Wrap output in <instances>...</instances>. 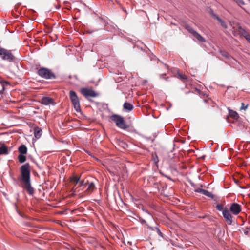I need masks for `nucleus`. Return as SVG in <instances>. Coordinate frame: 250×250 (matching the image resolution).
<instances>
[{"instance_id":"6e6552de","label":"nucleus","mask_w":250,"mask_h":250,"mask_svg":"<svg viewBox=\"0 0 250 250\" xmlns=\"http://www.w3.org/2000/svg\"><path fill=\"white\" fill-rule=\"evenodd\" d=\"M242 210V207L240 205L236 203H233L230 205L229 210L230 214L232 215H237Z\"/></svg>"},{"instance_id":"f257e3e1","label":"nucleus","mask_w":250,"mask_h":250,"mask_svg":"<svg viewBox=\"0 0 250 250\" xmlns=\"http://www.w3.org/2000/svg\"><path fill=\"white\" fill-rule=\"evenodd\" d=\"M21 181L23 183L22 188L26 190L29 195H32L35 192L34 188L31 186L30 181V165L27 163L20 167Z\"/></svg>"},{"instance_id":"9b49d317","label":"nucleus","mask_w":250,"mask_h":250,"mask_svg":"<svg viewBox=\"0 0 250 250\" xmlns=\"http://www.w3.org/2000/svg\"><path fill=\"white\" fill-rule=\"evenodd\" d=\"M71 182L75 183V186L73 187V190L75 192L79 191L77 190V188L79 186H82V183L80 181V178L77 176H74L71 178Z\"/></svg>"},{"instance_id":"ddd939ff","label":"nucleus","mask_w":250,"mask_h":250,"mask_svg":"<svg viewBox=\"0 0 250 250\" xmlns=\"http://www.w3.org/2000/svg\"><path fill=\"white\" fill-rule=\"evenodd\" d=\"M41 103L42 104L47 105L50 104H53V99L51 98L48 97H43L41 99Z\"/></svg>"},{"instance_id":"6ab92c4d","label":"nucleus","mask_w":250,"mask_h":250,"mask_svg":"<svg viewBox=\"0 0 250 250\" xmlns=\"http://www.w3.org/2000/svg\"><path fill=\"white\" fill-rule=\"evenodd\" d=\"M8 153V148L5 145H3L0 147V155L7 154Z\"/></svg>"},{"instance_id":"a878e982","label":"nucleus","mask_w":250,"mask_h":250,"mask_svg":"<svg viewBox=\"0 0 250 250\" xmlns=\"http://www.w3.org/2000/svg\"><path fill=\"white\" fill-rule=\"evenodd\" d=\"M152 157H153V160L154 162V163L155 164H157L159 161L158 157L157 155L156 154L153 155Z\"/></svg>"},{"instance_id":"aec40b11","label":"nucleus","mask_w":250,"mask_h":250,"mask_svg":"<svg viewBox=\"0 0 250 250\" xmlns=\"http://www.w3.org/2000/svg\"><path fill=\"white\" fill-rule=\"evenodd\" d=\"M146 226L147 227V228L149 229L150 230H152V231L156 230L159 235L162 236V233L158 228L152 227L149 226L148 224H146Z\"/></svg>"},{"instance_id":"cd10ccee","label":"nucleus","mask_w":250,"mask_h":250,"mask_svg":"<svg viewBox=\"0 0 250 250\" xmlns=\"http://www.w3.org/2000/svg\"><path fill=\"white\" fill-rule=\"evenodd\" d=\"M239 5H243L244 4V2L243 0H234Z\"/></svg>"},{"instance_id":"c756f323","label":"nucleus","mask_w":250,"mask_h":250,"mask_svg":"<svg viewBox=\"0 0 250 250\" xmlns=\"http://www.w3.org/2000/svg\"><path fill=\"white\" fill-rule=\"evenodd\" d=\"M247 105H245V104L243 103H241V107L240 108V109L245 110L247 108Z\"/></svg>"},{"instance_id":"5701e85b","label":"nucleus","mask_w":250,"mask_h":250,"mask_svg":"<svg viewBox=\"0 0 250 250\" xmlns=\"http://www.w3.org/2000/svg\"><path fill=\"white\" fill-rule=\"evenodd\" d=\"M203 194L204 195H206L208 197H210L211 198H213V195L212 194V193L207 190H205V189L204 190Z\"/></svg>"},{"instance_id":"2eb2a0df","label":"nucleus","mask_w":250,"mask_h":250,"mask_svg":"<svg viewBox=\"0 0 250 250\" xmlns=\"http://www.w3.org/2000/svg\"><path fill=\"white\" fill-rule=\"evenodd\" d=\"M95 186L93 182H91L89 184L88 186L85 190V193L87 194L91 193L95 189Z\"/></svg>"},{"instance_id":"423d86ee","label":"nucleus","mask_w":250,"mask_h":250,"mask_svg":"<svg viewBox=\"0 0 250 250\" xmlns=\"http://www.w3.org/2000/svg\"><path fill=\"white\" fill-rule=\"evenodd\" d=\"M38 75L41 77L46 79H51L55 78L54 74L48 69L42 68L38 71Z\"/></svg>"},{"instance_id":"1a4fd4ad","label":"nucleus","mask_w":250,"mask_h":250,"mask_svg":"<svg viewBox=\"0 0 250 250\" xmlns=\"http://www.w3.org/2000/svg\"><path fill=\"white\" fill-rule=\"evenodd\" d=\"M186 29L199 41L203 42H205V39L200 34L194 30L191 26L187 25L186 27Z\"/></svg>"},{"instance_id":"f3484780","label":"nucleus","mask_w":250,"mask_h":250,"mask_svg":"<svg viewBox=\"0 0 250 250\" xmlns=\"http://www.w3.org/2000/svg\"><path fill=\"white\" fill-rule=\"evenodd\" d=\"M20 154H26L27 153V148L24 145H21L18 148Z\"/></svg>"},{"instance_id":"f03ea898","label":"nucleus","mask_w":250,"mask_h":250,"mask_svg":"<svg viewBox=\"0 0 250 250\" xmlns=\"http://www.w3.org/2000/svg\"><path fill=\"white\" fill-rule=\"evenodd\" d=\"M216 208L217 210L218 211H222L223 216L227 223L229 225H231L233 222V217L229 211L228 208H224L223 205L221 204H217Z\"/></svg>"},{"instance_id":"dca6fc26","label":"nucleus","mask_w":250,"mask_h":250,"mask_svg":"<svg viewBox=\"0 0 250 250\" xmlns=\"http://www.w3.org/2000/svg\"><path fill=\"white\" fill-rule=\"evenodd\" d=\"M9 84V83L7 81L4 80H0V85L1 87V89L0 90V94H2L5 89V87Z\"/></svg>"},{"instance_id":"f8f14e48","label":"nucleus","mask_w":250,"mask_h":250,"mask_svg":"<svg viewBox=\"0 0 250 250\" xmlns=\"http://www.w3.org/2000/svg\"><path fill=\"white\" fill-rule=\"evenodd\" d=\"M210 14L216 19L221 24V26L225 29H227L228 28L226 23L224 21L221 19L217 15L215 14L212 10H211L210 12Z\"/></svg>"},{"instance_id":"0eeeda50","label":"nucleus","mask_w":250,"mask_h":250,"mask_svg":"<svg viewBox=\"0 0 250 250\" xmlns=\"http://www.w3.org/2000/svg\"><path fill=\"white\" fill-rule=\"evenodd\" d=\"M233 29H234L233 32H234V35H235V33L239 34L244 37L250 43V35L242 27L238 26L236 28L233 27Z\"/></svg>"},{"instance_id":"a211bd4d","label":"nucleus","mask_w":250,"mask_h":250,"mask_svg":"<svg viewBox=\"0 0 250 250\" xmlns=\"http://www.w3.org/2000/svg\"><path fill=\"white\" fill-rule=\"evenodd\" d=\"M124 108L127 111H130L133 108V106L129 103L125 102L123 105Z\"/></svg>"},{"instance_id":"4be33fe9","label":"nucleus","mask_w":250,"mask_h":250,"mask_svg":"<svg viewBox=\"0 0 250 250\" xmlns=\"http://www.w3.org/2000/svg\"><path fill=\"white\" fill-rule=\"evenodd\" d=\"M25 154H20L18 156V160L20 163H23L26 160V157Z\"/></svg>"},{"instance_id":"9d476101","label":"nucleus","mask_w":250,"mask_h":250,"mask_svg":"<svg viewBox=\"0 0 250 250\" xmlns=\"http://www.w3.org/2000/svg\"><path fill=\"white\" fill-rule=\"evenodd\" d=\"M82 94L86 98L95 97L97 94L93 90L87 88H83L81 89Z\"/></svg>"},{"instance_id":"39448f33","label":"nucleus","mask_w":250,"mask_h":250,"mask_svg":"<svg viewBox=\"0 0 250 250\" xmlns=\"http://www.w3.org/2000/svg\"><path fill=\"white\" fill-rule=\"evenodd\" d=\"M69 97L76 111H80L81 110L80 102L76 93L73 90H71L69 92Z\"/></svg>"},{"instance_id":"b1692460","label":"nucleus","mask_w":250,"mask_h":250,"mask_svg":"<svg viewBox=\"0 0 250 250\" xmlns=\"http://www.w3.org/2000/svg\"><path fill=\"white\" fill-rule=\"evenodd\" d=\"M230 115L235 119H237L239 118L238 114L235 111H232L230 113Z\"/></svg>"},{"instance_id":"bb28decb","label":"nucleus","mask_w":250,"mask_h":250,"mask_svg":"<svg viewBox=\"0 0 250 250\" xmlns=\"http://www.w3.org/2000/svg\"><path fill=\"white\" fill-rule=\"evenodd\" d=\"M204 190L205 189H202V188H197V189H196L195 190V192H198V193H200L203 194Z\"/></svg>"},{"instance_id":"393cba45","label":"nucleus","mask_w":250,"mask_h":250,"mask_svg":"<svg viewBox=\"0 0 250 250\" xmlns=\"http://www.w3.org/2000/svg\"><path fill=\"white\" fill-rule=\"evenodd\" d=\"M178 77L182 80H186L187 79V76L185 74H178Z\"/></svg>"},{"instance_id":"4468645a","label":"nucleus","mask_w":250,"mask_h":250,"mask_svg":"<svg viewBox=\"0 0 250 250\" xmlns=\"http://www.w3.org/2000/svg\"><path fill=\"white\" fill-rule=\"evenodd\" d=\"M42 131L41 128L36 127L34 130V137L36 139H39L42 135Z\"/></svg>"},{"instance_id":"7ed1b4c3","label":"nucleus","mask_w":250,"mask_h":250,"mask_svg":"<svg viewBox=\"0 0 250 250\" xmlns=\"http://www.w3.org/2000/svg\"><path fill=\"white\" fill-rule=\"evenodd\" d=\"M0 58L3 61L12 62L15 59V57L11 50L0 47Z\"/></svg>"},{"instance_id":"412c9836","label":"nucleus","mask_w":250,"mask_h":250,"mask_svg":"<svg viewBox=\"0 0 250 250\" xmlns=\"http://www.w3.org/2000/svg\"><path fill=\"white\" fill-rule=\"evenodd\" d=\"M220 52L221 54L226 58L230 60H234V59L228 52L223 51H220Z\"/></svg>"},{"instance_id":"20e7f679","label":"nucleus","mask_w":250,"mask_h":250,"mask_svg":"<svg viewBox=\"0 0 250 250\" xmlns=\"http://www.w3.org/2000/svg\"><path fill=\"white\" fill-rule=\"evenodd\" d=\"M111 119L116 123V125L123 129H126L128 126L125 124L124 118L119 115H113L111 117Z\"/></svg>"},{"instance_id":"c85d7f7f","label":"nucleus","mask_w":250,"mask_h":250,"mask_svg":"<svg viewBox=\"0 0 250 250\" xmlns=\"http://www.w3.org/2000/svg\"><path fill=\"white\" fill-rule=\"evenodd\" d=\"M121 146L124 148L125 149L127 147V145L125 142H122L120 143Z\"/></svg>"},{"instance_id":"7c9ffc66","label":"nucleus","mask_w":250,"mask_h":250,"mask_svg":"<svg viewBox=\"0 0 250 250\" xmlns=\"http://www.w3.org/2000/svg\"><path fill=\"white\" fill-rule=\"evenodd\" d=\"M141 224L145 223L146 225V224H147L146 223V221H145L144 219H142L141 220Z\"/></svg>"}]
</instances>
